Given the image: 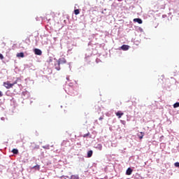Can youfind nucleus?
I'll return each instance as SVG.
<instances>
[{"mask_svg": "<svg viewBox=\"0 0 179 179\" xmlns=\"http://www.w3.org/2000/svg\"><path fill=\"white\" fill-rule=\"evenodd\" d=\"M21 80H22V79H20L19 78H16L13 83H10L8 81L3 83V86L5 87H6V89H10V87H13V86H15V85H16L17 83H20Z\"/></svg>", "mask_w": 179, "mask_h": 179, "instance_id": "obj_1", "label": "nucleus"}, {"mask_svg": "<svg viewBox=\"0 0 179 179\" xmlns=\"http://www.w3.org/2000/svg\"><path fill=\"white\" fill-rule=\"evenodd\" d=\"M69 91L68 92V94H70L71 96H73V94H75V92H73V89L72 87H73V83H69Z\"/></svg>", "mask_w": 179, "mask_h": 179, "instance_id": "obj_2", "label": "nucleus"}, {"mask_svg": "<svg viewBox=\"0 0 179 179\" xmlns=\"http://www.w3.org/2000/svg\"><path fill=\"white\" fill-rule=\"evenodd\" d=\"M31 150L34 152V150H38L40 149V145L36 144L35 143H32L30 146Z\"/></svg>", "mask_w": 179, "mask_h": 179, "instance_id": "obj_3", "label": "nucleus"}, {"mask_svg": "<svg viewBox=\"0 0 179 179\" xmlns=\"http://www.w3.org/2000/svg\"><path fill=\"white\" fill-rule=\"evenodd\" d=\"M34 52L35 55H43V51L38 48L34 49Z\"/></svg>", "mask_w": 179, "mask_h": 179, "instance_id": "obj_4", "label": "nucleus"}, {"mask_svg": "<svg viewBox=\"0 0 179 179\" xmlns=\"http://www.w3.org/2000/svg\"><path fill=\"white\" fill-rule=\"evenodd\" d=\"M94 148H95V149H98V150H102L103 145H101V143H96L94 144Z\"/></svg>", "mask_w": 179, "mask_h": 179, "instance_id": "obj_5", "label": "nucleus"}, {"mask_svg": "<svg viewBox=\"0 0 179 179\" xmlns=\"http://www.w3.org/2000/svg\"><path fill=\"white\" fill-rule=\"evenodd\" d=\"M22 96L24 99H29V97H30V92L27 91L23 92Z\"/></svg>", "mask_w": 179, "mask_h": 179, "instance_id": "obj_6", "label": "nucleus"}, {"mask_svg": "<svg viewBox=\"0 0 179 179\" xmlns=\"http://www.w3.org/2000/svg\"><path fill=\"white\" fill-rule=\"evenodd\" d=\"M120 49L122 50L123 51H128L129 50V45H122L120 47Z\"/></svg>", "mask_w": 179, "mask_h": 179, "instance_id": "obj_7", "label": "nucleus"}, {"mask_svg": "<svg viewBox=\"0 0 179 179\" xmlns=\"http://www.w3.org/2000/svg\"><path fill=\"white\" fill-rule=\"evenodd\" d=\"M134 171L133 169H131V167H129L126 171V176H131L132 174V172Z\"/></svg>", "mask_w": 179, "mask_h": 179, "instance_id": "obj_8", "label": "nucleus"}, {"mask_svg": "<svg viewBox=\"0 0 179 179\" xmlns=\"http://www.w3.org/2000/svg\"><path fill=\"white\" fill-rule=\"evenodd\" d=\"M57 62L60 64H66V59H65V58H64V57H62L58 59Z\"/></svg>", "mask_w": 179, "mask_h": 179, "instance_id": "obj_9", "label": "nucleus"}, {"mask_svg": "<svg viewBox=\"0 0 179 179\" xmlns=\"http://www.w3.org/2000/svg\"><path fill=\"white\" fill-rule=\"evenodd\" d=\"M66 178H69V179H80L79 175H71L70 178L69 176H66Z\"/></svg>", "mask_w": 179, "mask_h": 179, "instance_id": "obj_10", "label": "nucleus"}, {"mask_svg": "<svg viewBox=\"0 0 179 179\" xmlns=\"http://www.w3.org/2000/svg\"><path fill=\"white\" fill-rule=\"evenodd\" d=\"M170 10H172L173 12V16H176V17H179V11L178 10H171V9H170Z\"/></svg>", "mask_w": 179, "mask_h": 179, "instance_id": "obj_11", "label": "nucleus"}, {"mask_svg": "<svg viewBox=\"0 0 179 179\" xmlns=\"http://www.w3.org/2000/svg\"><path fill=\"white\" fill-rule=\"evenodd\" d=\"M134 22L138 23V24H142L143 23L142 19L141 18H134Z\"/></svg>", "mask_w": 179, "mask_h": 179, "instance_id": "obj_12", "label": "nucleus"}, {"mask_svg": "<svg viewBox=\"0 0 179 179\" xmlns=\"http://www.w3.org/2000/svg\"><path fill=\"white\" fill-rule=\"evenodd\" d=\"M93 156V150H88L87 152V157L90 158Z\"/></svg>", "mask_w": 179, "mask_h": 179, "instance_id": "obj_13", "label": "nucleus"}, {"mask_svg": "<svg viewBox=\"0 0 179 179\" xmlns=\"http://www.w3.org/2000/svg\"><path fill=\"white\" fill-rule=\"evenodd\" d=\"M137 136H138L139 139H143V136H145V133L141 131L137 134Z\"/></svg>", "mask_w": 179, "mask_h": 179, "instance_id": "obj_14", "label": "nucleus"}, {"mask_svg": "<svg viewBox=\"0 0 179 179\" xmlns=\"http://www.w3.org/2000/svg\"><path fill=\"white\" fill-rule=\"evenodd\" d=\"M59 65L61 64L58 62L57 63L55 64V69H56L57 71H61V67Z\"/></svg>", "mask_w": 179, "mask_h": 179, "instance_id": "obj_15", "label": "nucleus"}, {"mask_svg": "<svg viewBox=\"0 0 179 179\" xmlns=\"http://www.w3.org/2000/svg\"><path fill=\"white\" fill-rule=\"evenodd\" d=\"M115 115H117V117H118V118H121V117H122L124 115V113L121 112V111H117Z\"/></svg>", "mask_w": 179, "mask_h": 179, "instance_id": "obj_16", "label": "nucleus"}, {"mask_svg": "<svg viewBox=\"0 0 179 179\" xmlns=\"http://www.w3.org/2000/svg\"><path fill=\"white\" fill-rule=\"evenodd\" d=\"M17 57H18V58H24V53L22 52L17 53Z\"/></svg>", "mask_w": 179, "mask_h": 179, "instance_id": "obj_17", "label": "nucleus"}, {"mask_svg": "<svg viewBox=\"0 0 179 179\" xmlns=\"http://www.w3.org/2000/svg\"><path fill=\"white\" fill-rule=\"evenodd\" d=\"M12 152L13 155H17V153H19V150L16 148L13 149Z\"/></svg>", "mask_w": 179, "mask_h": 179, "instance_id": "obj_18", "label": "nucleus"}, {"mask_svg": "<svg viewBox=\"0 0 179 179\" xmlns=\"http://www.w3.org/2000/svg\"><path fill=\"white\" fill-rule=\"evenodd\" d=\"M92 55V53H85V59H87L88 58H90V56Z\"/></svg>", "mask_w": 179, "mask_h": 179, "instance_id": "obj_19", "label": "nucleus"}, {"mask_svg": "<svg viewBox=\"0 0 179 179\" xmlns=\"http://www.w3.org/2000/svg\"><path fill=\"white\" fill-rule=\"evenodd\" d=\"M179 107V102H176L173 104V108H178Z\"/></svg>", "mask_w": 179, "mask_h": 179, "instance_id": "obj_20", "label": "nucleus"}, {"mask_svg": "<svg viewBox=\"0 0 179 179\" xmlns=\"http://www.w3.org/2000/svg\"><path fill=\"white\" fill-rule=\"evenodd\" d=\"M42 148L43 149L49 150L50 149V145H43Z\"/></svg>", "mask_w": 179, "mask_h": 179, "instance_id": "obj_21", "label": "nucleus"}, {"mask_svg": "<svg viewBox=\"0 0 179 179\" xmlns=\"http://www.w3.org/2000/svg\"><path fill=\"white\" fill-rule=\"evenodd\" d=\"M34 169L35 170H40V165H36V166H34Z\"/></svg>", "mask_w": 179, "mask_h": 179, "instance_id": "obj_22", "label": "nucleus"}, {"mask_svg": "<svg viewBox=\"0 0 179 179\" xmlns=\"http://www.w3.org/2000/svg\"><path fill=\"white\" fill-rule=\"evenodd\" d=\"M80 13V12L79 11V9H76V10H74L75 15H79Z\"/></svg>", "mask_w": 179, "mask_h": 179, "instance_id": "obj_23", "label": "nucleus"}, {"mask_svg": "<svg viewBox=\"0 0 179 179\" xmlns=\"http://www.w3.org/2000/svg\"><path fill=\"white\" fill-rule=\"evenodd\" d=\"M121 124H122L123 125H125V124H127V122L125 120H120Z\"/></svg>", "mask_w": 179, "mask_h": 179, "instance_id": "obj_24", "label": "nucleus"}, {"mask_svg": "<svg viewBox=\"0 0 179 179\" xmlns=\"http://www.w3.org/2000/svg\"><path fill=\"white\" fill-rule=\"evenodd\" d=\"M174 166H175V167H178V169H179V162H176L174 164Z\"/></svg>", "mask_w": 179, "mask_h": 179, "instance_id": "obj_25", "label": "nucleus"}, {"mask_svg": "<svg viewBox=\"0 0 179 179\" xmlns=\"http://www.w3.org/2000/svg\"><path fill=\"white\" fill-rule=\"evenodd\" d=\"M0 59H3V55L0 53Z\"/></svg>", "mask_w": 179, "mask_h": 179, "instance_id": "obj_26", "label": "nucleus"}, {"mask_svg": "<svg viewBox=\"0 0 179 179\" xmlns=\"http://www.w3.org/2000/svg\"><path fill=\"white\" fill-rule=\"evenodd\" d=\"M89 135H90L89 133H87V134H84V138H86V137L89 136Z\"/></svg>", "mask_w": 179, "mask_h": 179, "instance_id": "obj_27", "label": "nucleus"}, {"mask_svg": "<svg viewBox=\"0 0 179 179\" xmlns=\"http://www.w3.org/2000/svg\"><path fill=\"white\" fill-rule=\"evenodd\" d=\"M3 96V94L2 93V92L0 91V97H2Z\"/></svg>", "mask_w": 179, "mask_h": 179, "instance_id": "obj_28", "label": "nucleus"}, {"mask_svg": "<svg viewBox=\"0 0 179 179\" xmlns=\"http://www.w3.org/2000/svg\"><path fill=\"white\" fill-rule=\"evenodd\" d=\"M99 121L103 120V117H100L99 118Z\"/></svg>", "mask_w": 179, "mask_h": 179, "instance_id": "obj_29", "label": "nucleus"}, {"mask_svg": "<svg viewBox=\"0 0 179 179\" xmlns=\"http://www.w3.org/2000/svg\"><path fill=\"white\" fill-rule=\"evenodd\" d=\"M66 80H68V82H69V76L66 77Z\"/></svg>", "mask_w": 179, "mask_h": 179, "instance_id": "obj_30", "label": "nucleus"}, {"mask_svg": "<svg viewBox=\"0 0 179 179\" xmlns=\"http://www.w3.org/2000/svg\"><path fill=\"white\" fill-rule=\"evenodd\" d=\"M1 121H3L5 120V117H1Z\"/></svg>", "mask_w": 179, "mask_h": 179, "instance_id": "obj_31", "label": "nucleus"}, {"mask_svg": "<svg viewBox=\"0 0 179 179\" xmlns=\"http://www.w3.org/2000/svg\"><path fill=\"white\" fill-rule=\"evenodd\" d=\"M85 160V158H81V161L83 162Z\"/></svg>", "mask_w": 179, "mask_h": 179, "instance_id": "obj_32", "label": "nucleus"}, {"mask_svg": "<svg viewBox=\"0 0 179 179\" xmlns=\"http://www.w3.org/2000/svg\"><path fill=\"white\" fill-rule=\"evenodd\" d=\"M50 62H52V59H50Z\"/></svg>", "mask_w": 179, "mask_h": 179, "instance_id": "obj_33", "label": "nucleus"}, {"mask_svg": "<svg viewBox=\"0 0 179 179\" xmlns=\"http://www.w3.org/2000/svg\"><path fill=\"white\" fill-rule=\"evenodd\" d=\"M169 15H171V12L169 13Z\"/></svg>", "mask_w": 179, "mask_h": 179, "instance_id": "obj_34", "label": "nucleus"}, {"mask_svg": "<svg viewBox=\"0 0 179 179\" xmlns=\"http://www.w3.org/2000/svg\"><path fill=\"white\" fill-rule=\"evenodd\" d=\"M162 17H165V16H164V15H162Z\"/></svg>", "mask_w": 179, "mask_h": 179, "instance_id": "obj_35", "label": "nucleus"}, {"mask_svg": "<svg viewBox=\"0 0 179 179\" xmlns=\"http://www.w3.org/2000/svg\"><path fill=\"white\" fill-rule=\"evenodd\" d=\"M3 45H5V43H3Z\"/></svg>", "mask_w": 179, "mask_h": 179, "instance_id": "obj_36", "label": "nucleus"}, {"mask_svg": "<svg viewBox=\"0 0 179 179\" xmlns=\"http://www.w3.org/2000/svg\"><path fill=\"white\" fill-rule=\"evenodd\" d=\"M69 68H70V69H71V65H69Z\"/></svg>", "mask_w": 179, "mask_h": 179, "instance_id": "obj_37", "label": "nucleus"}, {"mask_svg": "<svg viewBox=\"0 0 179 179\" xmlns=\"http://www.w3.org/2000/svg\"><path fill=\"white\" fill-rule=\"evenodd\" d=\"M61 108H62V106H61Z\"/></svg>", "mask_w": 179, "mask_h": 179, "instance_id": "obj_38", "label": "nucleus"}, {"mask_svg": "<svg viewBox=\"0 0 179 179\" xmlns=\"http://www.w3.org/2000/svg\"><path fill=\"white\" fill-rule=\"evenodd\" d=\"M96 62L98 63L99 62L96 60Z\"/></svg>", "mask_w": 179, "mask_h": 179, "instance_id": "obj_39", "label": "nucleus"}]
</instances>
